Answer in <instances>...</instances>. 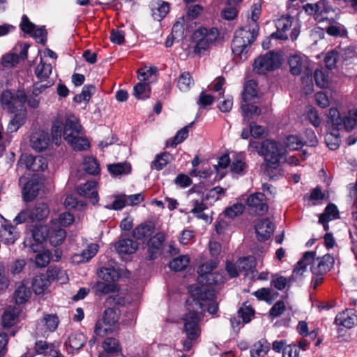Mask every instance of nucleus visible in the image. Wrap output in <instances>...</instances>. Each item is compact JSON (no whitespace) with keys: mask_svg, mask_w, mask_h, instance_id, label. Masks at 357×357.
I'll use <instances>...</instances> for the list:
<instances>
[{"mask_svg":"<svg viewBox=\"0 0 357 357\" xmlns=\"http://www.w3.org/2000/svg\"><path fill=\"white\" fill-rule=\"evenodd\" d=\"M257 238L260 241L267 240L273 233L275 226L268 219L260 220L255 226Z\"/></svg>","mask_w":357,"mask_h":357,"instance_id":"nucleus-18","label":"nucleus"},{"mask_svg":"<svg viewBox=\"0 0 357 357\" xmlns=\"http://www.w3.org/2000/svg\"><path fill=\"white\" fill-rule=\"evenodd\" d=\"M51 252L49 250H45L36 255L35 258V264L38 267L47 266L51 259Z\"/></svg>","mask_w":357,"mask_h":357,"instance_id":"nucleus-60","label":"nucleus"},{"mask_svg":"<svg viewBox=\"0 0 357 357\" xmlns=\"http://www.w3.org/2000/svg\"><path fill=\"white\" fill-rule=\"evenodd\" d=\"M216 267L217 263L213 260L206 261L199 267V276L197 280L200 285L197 287H190V297H192L193 291H195L199 289L204 288L206 292L213 293V301H216L215 300V291L212 287V285L217 284L223 282L222 276L220 274L216 272H213V271L216 268Z\"/></svg>","mask_w":357,"mask_h":357,"instance_id":"nucleus-2","label":"nucleus"},{"mask_svg":"<svg viewBox=\"0 0 357 357\" xmlns=\"http://www.w3.org/2000/svg\"><path fill=\"white\" fill-rule=\"evenodd\" d=\"M275 26L277 31L273 33L271 37L275 39L287 40L288 39L287 31L292 26V17L289 15L282 16L276 20Z\"/></svg>","mask_w":357,"mask_h":357,"instance_id":"nucleus-16","label":"nucleus"},{"mask_svg":"<svg viewBox=\"0 0 357 357\" xmlns=\"http://www.w3.org/2000/svg\"><path fill=\"white\" fill-rule=\"evenodd\" d=\"M99 277L107 282H114L119 277V273L114 268H101L98 272Z\"/></svg>","mask_w":357,"mask_h":357,"instance_id":"nucleus-49","label":"nucleus"},{"mask_svg":"<svg viewBox=\"0 0 357 357\" xmlns=\"http://www.w3.org/2000/svg\"><path fill=\"white\" fill-rule=\"evenodd\" d=\"M96 88L93 85H85L81 93L74 97V100L76 102L80 103L82 102H89L92 94L95 93Z\"/></svg>","mask_w":357,"mask_h":357,"instance_id":"nucleus-45","label":"nucleus"},{"mask_svg":"<svg viewBox=\"0 0 357 357\" xmlns=\"http://www.w3.org/2000/svg\"><path fill=\"white\" fill-rule=\"evenodd\" d=\"M26 116V111L15 114L14 117L10 120L8 125V130L10 132H16L19 128L24 123Z\"/></svg>","mask_w":357,"mask_h":357,"instance_id":"nucleus-53","label":"nucleus"},{"mask_svg":"<svg viewBox=\"0 0 357 357\" xmlns=\"http://www.w3.org/2000/svg\"><path fill=\"white\" fill-rule=\"evenodd\" d=\"M1 105L2 108L10 114L17 111L24 109V105L26 102V95L24 91H17L12 93L10 91H5L1 95Z\"/></svg>","mask_w":357,"mask_h":357,"instance_id":"nucleus-6","label":"nucleus"},{"mask_svg":"<svg viewBox=\"0 0 357 357\" xmlns=\"http://www.w3.org/2000/svg\"><path fill=\"white\" fill-rule=\"evenodd\" d=\"M43 183L37 178H31L27 181L22 188V195L25 202H31L34 199L42 189Z\"/></svg>","mask_w":357,"mask_h":357,"instance_id":"nucleus-17","label":"nucleus"},{"mask_svg":"<svg viewBox=\"0 0 357 357\" xmlns=\"http://www.w3.org/2000/svg\"><path fill=\"white\" fill-rule=\"evenodd\" d=\"M114 328L107 324L103 319L98 320L95 326L94 332L98 335L103 337L114 331Z\"/></svg>","mask_w":357,"mask_h":357,"instance_id":"nucleus-54","label":"nucleus"},{"mask_svg":"<svg viewBox=\"0 0 357 357\" xmlns=\"http://www.w3.org/2000/svg\"><path fill=\"white\" fill-rule=\"evenodd\" d=\"M49 229L47 225H40L36 226L32 231V236L37 243H43L49 236Z\"/></svg>","mask_w":357,"mask_h":357,"instance_id":"nucleus-43","label":"nucleus"},{"mask_svg":"<svg viewBox=\"0 0 357 357\" xmlns=\"http://www.w3.org/2000/svg\"><path fill=\"white\" fill-rule=\"evenodd\" d=\"M245 210V206L241 203L234 204L225 210V216L229 218H234L243 213Z\"/></svg>","mask_w":357,"mask_h":357,"instance_id":"nucleus-59","label":"nucleus"},{"mask_svg":"<svg viewBox=\"0 0 357 357\" xmlns=\"http://www.w3.org/2000/svg\"><path fill=\"white\" fill-rule=\"evenodd\" d=\"M153 231V227L151 224H142L132 231V236L134 238L141 240L151 236Z\"/></svg>","mask_w":357,"mask_h":357,"instance_id":"nucleus-37","label":"nucleus"},{"mask_svg":"<svg viewBox=\"0 0 357 357\" xmlns=\"http://www.w3.org/2000/svg\"><path fill=\"white\" fill-rule=\"evenodd\" d=\"M257 96V83L254 80L246 82L244 86L243 93V100L244 102L250 100Z\"/></svg>","mask_w":357,"mask_h":357,"instance_id":"nucleus-47","label":"nucleus"},{"mask_svg":"<svg viewBox=\"0 0 357 357\" xmlns=\"http://www.w3.org/2000/svg\"><path fill=\"white\" fill-rule=\"evenodd\" d=\"M68 144L75 151H84L89 148V141L81 136V135L75 137L72 141H68Z\"/></svg>","mask_w":357,"mask_h":357,"instance_id":"nucleus-50","label":"nucleus"},{"mask_svg":"<svg viewBox=\"0 0 357 357\" xmlns=\"http://www.w3.org/2000/svg\"><path fill=\"white\" fill-rule=\"evenodd\" d=\"M74 221L73 215L68 212L63 213L59 215V218L56 219H53L52 220V224L53 227L57 226H63L67 227L69 225L72 224Z\"/></svg>","mask_w":357,"mask_h":357,"instance_id":"nucleus-55","label":"nucleus"},{"mask_svg":"<svg viewBox=\"0 0 357 357\" xmlns=\"http://www.w3.org/2000/svg\"><path fill=\"white\" fill-rule=\"evenodd\" d=\"M259 30L258 25L252 28L247 26L236 30L231 44L233 54L243 61L247 58L248 48L255 40Z\"/></svg>","mask_w":357,"mask_h":357,"instance_id":"nucleus-3","label":"nucleus"},{"mask_svg":"<svg viewBox=\"0 0 357 357\" xmlns=\"http://www.w3.org/2000/svg\"><path fill=\"white\" fill-rule=\"evenodd\" d=\"M314 255L316 254L314 253ZM311 264V271L315 275H321L327 273L333 266L334 264L333 257L326 254L321 257H313L309 261Z\"/></svg>","mask_w":357,"mask_h":357,"instance_id":"nucleus-11","label":"nucleus"},{"mask_svg":"<svg viewBox=\"0 0 357 357\" xmlns=\"http://www.w3.org/2000/svg\"><path fill=\"white\" fill-rule=\"evenodd\" d=\"M335 130L333 132H328L325 136V142L327 146L331 150L337 149L340 143L338 131L340 130L334 128Z\"/></svg>","mask_w":357,"mask_h":357,"instance_id":"nucleus-51","label":"nucleus"},{"mask_svg":"<svg viewBox=\"0 0 357 357\" xmlns=\"http://www.w3.org/2000/svg\"><path fill=\"white\" fill-rule=\"evenodd\" d=\"M269 343L265 339H261L252 346L250 353L251 357H265L269 351Z\"/></svg>","mask_w":357,"mask_h":357,"instance_id":"nucleus-31","label":"nucleus"},{"mask_svg":"<svg viewBox=\"0 0 357 357\" xmlns=\"http://www.w3.org/2000/svg\"><path fill=\"white\" fill-rule=\"evenodd\" d=\"M86 338L82 333H75L68 337L67 345L75 350L80 349L86 343Z\"/></svg>","mask_w":357,"mask_h":357,"instance_id":"nucleus-34","label":"nucleus"},{"mask_svg":"<svg viewBox=\"0 0 357 357\" xmlns=\"http://www.w3.org/2000/svg\"><path fill=\"white\" fill-rule=\"evenodd\" d=\"M104 350L109 354H114L119 351V344L117 340L109 337L105 340L102 343Z\"/></svg>","mask_w":357,"mask_h":357,"instance_id":"nucleus-62","label":"nucleus"},{"mask_svg":"<svg viewBox=\"0 0 357 357\" xmlns=\"http://www.w3.org/2000/svg\"><path fill=\"white\" fill-rule=\"evenodd\" d=\"M50 284L48 277L45 274H40L33 278L31 286L36 294H41L45 293Z\"/></svg>","mask_w":357,"mask_h":357,"instance_id":"nucleus-30","label":"nucleus"},{"mask_svg":"<svg viewBox=\"0 0 357 357\" xmlns=\"http://www.w3.org/2000/svg\"><path fill=\"white\" fill-rule=\"evenodd\" d=\"M152 15L156 20H160L167 14L169 7L167 3L158 1L152 6Z\"/></svg>","mask_w":357,"mask_h":357,"instance_id":"nucleus-36","label":"nucleus"},{"mask_svg":"<svg viewBox=\"0 0 357 357\" xmlns=\"http://www.w3.org/2000/svg\"><path fill=\"white\" fill-rule=\"evenodd\" d=\"M247 204L256 215H262L268 210L266 198L261 192L250 195L247 199Z\"/></svg>","mask_w":357,"mask_h":357,"instance_id":"nucleus-14","label":"nucleus"},{"mask_svg":"<svg viewBox=\"0 0 357 357\" xmlns=\"http://www.w3.org/2000/svg\"><path fill=\"white\" fill-rule=\"evenodd\" d=\"M83 166L84 170L89 174H98L100 169L97 160L92 157H86L84 160Z\"/></svg>","mask_w":357,"mask_h":357,"instance_id":"nucleus-46","label":"nucleus"},{"mask_svg":"<svg viewBox=\"0 0 357 357\" xmlns=\"http://www.w3.org/2000/svg\"><path fill=\"white\" fill-rule=\"evenodd\" d=\"M31 147L38 152L47 149L51 144V139L48 132L38 130L33 132L29 137Z\"/></svg>","mask_w":357,"mask_h":357,"instance_id":"nucleus-13","label":"nucleus"},{"mask_svg":"<svg viewBox=\"0 0 357 357\" xmlns=\"http://www.w3.org/2000/svg\"><path fill=\"white\" fill-rule=\"evenodd\" d=\"M338 218V210L335 204H331L327 206L324 213L319 217V223L324 225V230L328 231L329 226L327 224L329 221Z\"/></svg>","mask_w":357,"mask_h":357,"instance_id":"nucleus-29","label":"nucleus"},{"mask_svg":"<svg viewBox=\"0 0 357 357\" xmlns=\"http://www.w3.org/2000/svg\"><path fill=\"white\" fill-rule=\"evenodd\" d=\"M261 152L269 168L276 169L282 162L286 161V150L276 142L264 140L261 143Z\"/></svg>","mask_w":357,"mask_h":357,"instance_id":"nucleus-4","label":"nucleus"},{"mask_svg":"<svg viewBox=\"0 0 357 357\" xmlns=\"http://www.w3.org/2000/svg\"><path fill=\"white\" fill-rule=\"evenodd\" d=\"M192 84H193V80L188 72H183L179 75L177 86L180 91H188Z\"/></svg>","mask_w":357,"mask_h":357,"instance_id":"nucleus-48","label":"nucleus"},{"mask_svg":"<svg viewBox=\"0 0 357 357\" xmlns=\"http://www.w3.org/2000/svg\"><path fill=\"white\" fill-rule=\"evenodd\" d=\"M138 248V243L130 238L120 239L116 244V250L120 255L134 253Z\"/></svg>","mask_w":357,"mask_h":357,"instance_id":"nucleus-24","label":"nucleus"},{"mask_svg":"<svg viewBox=\"0 0 357 357\" xmlns=\"http://www.w3.org/2000/svg\"><path fill=\"white\" fill-rule=\"evenodd\" d=\"M108 171L113 176L128 174L131 171V166L129 163H116L107 166Z\"/></svg>","mask_w":357,"mask_h":357,"instance_id":"nucleus-38","label":"nucleus"},{"mask_svg":"<svg viewBox=\"0 0 357 357\" xmlns=\"http://www.w3.org/2000/svg\"><path fill=\"white\" fill-rule=\"evenodd\" d=\"M134 96L137 99L144 100L149 98L151 94V88L149 84L147 83H137L134 86Z\"/></svg>","mask_w":357,"mask_h":357,"instance_id":"nucleus-41","label":"nucleus"},{"mask_svg":"<svg viewBox=\"0 0 357 357\" xmlns=\"http://www.w3.org/2000/svg\"><path fill=\"white\" fill-rule=\"evenodd\" d=\"M52 71V66L42 59L35 69V75L41 82L47 81Z\"/></svg>","mask_w":357,"mask_h":357,"instance_id":"nucleus-32","label":"nucleus"},{"mask_svg":"<svg viewBox=\"0 0 357 357\" xmlns=\"http://www.w3.org/2000/svg\"><path fill=\"white\" fill-rule=\"evenodd\" d=\"M98 248L99 246L96 243L90 244L81 254H76L73 256V262L79 264L88 261L96 255Z\"/></svg>","mask_w":357,"mask_h":357,"instance_id":"nucleus-25","label":"nucleus"},{"mask_svg":"<svg viewBox=\"0 0 357 357\" xmlns=\"http://www.w3.org/2000/svg\"><path fill=\"white\" fill-rule=\"evenodd\" d=\"M20 313V310L16 307H9L2 316V323L4 327H10L15 323Z\"/></svg>","mask_w":357,"mask_h":357,"instance_id":"nucleus-33","label":"nucleus"},{"mask_svg":"<svg viewBox=\"0 0 357 357\" xmlns=\"http://www.w3.org/2000/svg\"><path fill=\"white\" fill-rule=\"evenodd\" d=\"M96 185V181H88L78 186L77 192L80 196L89 198L93 204H96L99 201Z\"/></svg>","mask_w":357,"mask_h":357,"instance_id":"nucleus-19","label":"nucleus"},{"mask_svg":"<svg viewBox=\"0 0 357 357\" xmlns=\"http://www.w3.org/2000/svg\"><path fill=\"white\" fill-rule=\"evenodd\" d=\"M334 323L336 325L351 328L357 323V314L353 310H346L336 316Z\"/></svg>","mask_w":357,"mask_h":357,"instance_id":"nucleus-21","label":"nucleus"},{"mask_svg":"<svg viewBox=\"0 0 357 357\" xmlns=\"http://www.w3.org/2000/svg\"><path fill=\"white\" fill-rule=\"evenodd\" d=\"M314 79L317 84L321 88L326 87L331 79L329 73L322 70H317L314 72Z\"/></svg>","mask_w":357,"mask_h":357,"instance_id":"nucleus-58","label":"nucleus"},{"mask_svg":"<svg viewBox=\"0 0 357 357\" xmlns=\"http://www.w3.org/2000/svg\"><path fill=\"white\" fill-rule=\"evenodd\" d=\"M255 267V258L253 256H248L240 259L237 262V268L239 271H251Z\"/></svg>","mask_w":357,"mask_h":357,"instance_id":"nucleus-57","label":"nucleus"},{"mask_svg":"<svg viewBox=\"0 0 357 357\" xmlns=\"http://www.w3.org/2000/svg\"><path fill=\"white\" fill-rule=\"evenodd\" d=\"M193 124V122L189 123L188 126L183 127L182 129L178 130L174 137L173 142L171 144L172 146H175L177 144L181 143L188 136L189 128Z\"/></svg>","mask_w":357,"mask_h":357,"instance_id":"nucleus-61","label":"nucleus"},{"mask_svg":"<svg viewBox=\"0 0 357 357\" xmlns=\"http://www.w3.org/2000/svg\"><path fill=\"white\" fill-rule=\"evenodd\" d=\"M282 64L280 56L272 52L257 57L254 62V71L258 74H265L268 71L275 70Z\"/></svg>","mask_w":357,"mask_h":357,"instance_id":"nucleus-9","label":"nucleus"},{"mask_svg":"<svg viewBox=\"0 0 357 357\" xmlns=\"http://www.w3.org/2000/svg\"><path fill=\"white\" fill-rule=\"evenodd\" d=\"M172 160V156L169 153H162L155 156L151 163V167L157 170L162 169Z\"/></svg>","mask_w":357,"mask_h":357,"instance_id":"nucleus-44","label":"nucleus"},{"mask_svg":"<svg viewBox=\"0 0 357 357\" xmlns=\"http://www.w3.org/2000/svg\"><path fill=\"white\" fill-rule=\"evenodd\" d=\"M17 165L19 167L24 165L29 170L38 172L43 171L47 167V162L46 158L40 155H22L17 162Z\"/></svg>","mask_w":357,"mask_h":357,"instance_id":"nucleus-12","label":"nucleus"},{"mask_svg":"<svg viewBox=\"0 0 357 357\" xmlns=\"http://www.w3.org/2000/svg\"><path fill=\"white\" fill-rule=\"evenodd\" d=\"M188 312L183 316V331L187 337L198 339L201 335L199 321L205 310L210 314H215L218 310L216 301H213V293L206 292L205 289L193 291L192 297L186 301Z\"/></svg>","mask_w":357,"mask_h":357,"instance_id":"nucleus-1","label":"nucleus"},{"mask_svg":"<svg viewBox=\"0 0 357 357\" xmlns=\"http://www.w3.org/2000/svg\"><path fill=\"white\" fill-rule=\"evenodd\" d=\"M329 118L333 128L351 131L357 128V109L350 110L342 116L336 108H331Z\"/></svg>","mask_w":357,"mask_h":357,"instance_id":"nucleus-7","label":"nucleus"},{"mask_svg":"<svg viewBox=\"0 0 357 357\" xmlns=\"http://www.w3.org/2000/svg\"><path fill=\"white\" fill-rule=\"evenodd\" d=\"M218 36L219 31L215 27H201L197 29L192 35L193 41L195 43V53L200 55L208 51Z\"/></svg>","mask_w":357,"mask_h":357,"instance_id":"nucleus-5","label":"nucleus"},{"mask_svg":"<svg viewBox=\"0 0 357 357\" xmlns=\"http://www.w3.org/2000/svg\"><path fill=\"white\" fill-rule=\"evenodd\" d=\"M229 171L232 176L235 177L245 174L248 171V165L244 155L236 154L234 155L229 165Z\"/></svg>","mask_w":357,"mask_h":357,"instance_id":"nucleus-20","label":"nucleus"},{"mask_svg":"<svg viewBox=\"0 0 357 357\" xmlns=\"http://www.w3.org/2000/svg\"><path fill=\"white\" fill-rule=\"evenodd\" d=\"M241 109L245 119L246 118H251L253 115H259L261 114V109L252 105H242Z\"/></svg>","mask_w":357,"mask_h":357,"instance_id":"nucleus-64","label":"nucleus"},{"mask_svg":"<svg viewBox=\"0 0 357 357\" xmlns=\"http://www.w3.org/2000/svg\"><path fill=\"white\" fill-rule=\"evenodd\" d=\"M329 118L333 128L351 131L357 128V109L350 110L342 116L336 108H331Z\"/></svg>","mask_w":357,"mask_h":357,"instance_id":"nucleus-8","label":"nucleus"},{"mask_svg":"<svg viewBox=\"0 0 357 357\" xmlns=\"http://www.w3.org/2000/svg\"><path fill=\"white\" fill-rule=\"evenodd\" d=\"M82 128L78 119L73 114H68L65 116L63 121V139L72 141L75 137L82 135Z\"/></svg>","mask_w":357,"mask_h":357,"instance_id":"nucleus-10","label":"nucleus"},{"mask_svg":"<svg viewBox=\"0 0 357 357\" xmlns=\"http://www.w3.org/2000/svg\"><path fill=\"white\" fill-rule=\"evenodd\" d=\"M31 221H41L47 218L50 214V208L46 203L40 202L30 210Z\"/></svg>","mask_w":357,"mask_h":357,"instance_id":"nucleus-27","label":"nucleus"},{"mask_svg":"<svg viewBox=\"0 0 357 357\" xmlns=\"http://www.w3.org/2000/svg\"><path fill=\"white\" fill-rule=\"evenodd\" d=\"M31 296V291L24 283H19L15 290L13 298L17 305L26 303Z\"/></svg>","mask_w":357,"mask_h":357,"instance_id":"nucleus-28","label":"nucleus"},{"mask_svg":"<svg viewBox=\"0 0 357 357\" xmlns=\"http://www.w3.org/2000/svg\"><path fill=\"white\" fill-rule=\"evenodd\" d=\"M314 256V252H306L301 260L298 263L295 268L294 269L293 273L291 276L293 281L302 276L306 271L307 266L310 264V261Z\"/></svg>","mask_w":357,"mask_h":357,"instance_id":"nucleus-26","label":"nucleus"},{"mask_svg":"<svg viewBox=\"0 0 357 357\" xmlns=\"http://www.w3.org/2000/svg\"><path fill=\"white\" fill-rule=\"evenodd\" d=\"M63 125V121L57 119L52 127L51 136L52 141L56 145L59 146L61 140L62 129L61 126Z\"/></svg>","mask_w":357,"mask_h":357,"instance_id":"nucleus-56","label":"nucleus"},{"mask_svg":"<svg viewBox=\"0 0 357 357\" xmlns=\"http://www.w3.org/2000/svg\"><path fill=\"white\" fill-rule=\"evenodd\" d=\"M190 259L186 255H181L173 259L169 264V268L174 271H181L189 264Z\"/></svg>","mask_w":357,"mask_h":357,"instance_id":"nucleus-39","label":"nucleus"},{"mask_svg":"<svg viewBox=\"0 0 357 357\" xmlns=\"http://www.w3.org/2000/svg\"><path fill=\"white\" fill-rule=\"evenodd\" d=\"M119 318V310L114 307H109L105 310L102 319H103L107 324L111 325L116 328V325L118 322Z\"/></svg>","mask_w":357,"mask_h":357,"instance_id":"nucleus-40","label":"nucleus"},{"mask_svg":"<svg viewBox=\"0 0 357 357\" xmlns=\"http://www.w3.org/2000/svg\"><path fill=\"white\" fill-rule=\"evenodd\" d=\"M290 72L294 75H300L302 73L308 74L309 61L304 55L292 54L288 59Z\"/></svg>","mask_w":357,"mask_h":357,"instance_id":"nucleus-15","label":"nucleus"},{"mask_svg":"<svg viewBox=\"0 0 357 357\" xmlns=\"http://www.w3.org/2000/svg\"><path fill=\"white\" fill-rule=\"evenodd\" d=\"M253 294L259 299L264 300L268 303H271L278 296V293L268 288H261L255 291Z\"/></svg>","mask_w":357,"mask_h":357,"instance_id":"nucleus-42","label":"nucleus"},{"mask_svg":"<svg viewBox=\"0 0 357 357\" xmlns=\"http://www.w3.org/2000/svg\"><path fill=\"white\" fill-rule=\"evenodd\" d=\"M97 290L102 294L115 293L119 290L118 287L114 283L107 282H98L96 284Z\"/></svg>","mask_w":357,"mask_h":357,"instance_id":"nucleus-63","label":"nucleus"},{"mask_svg":"<svg viewBox=\"0 0 357 357\" xmlns=\"http://www.w3.org/2000/svg\"><path fill=\"white\" fill-rule=\"evenodd\" d=\"M18 238L19 233L15 227L11 225H2L0 229V238L2 242L7 245H12Z\"/></svg>","mask_w":357,"mask_h":357,"instance_id":"nucleus-23","label":"nucleus"},{"mask_svg":"<svg viewBox=\"0 0 357 357\" xmlns=\"http://www.w3.org/2000/svg\"><path fill=\"white\" fill-rule=\"evenodd\" d=\"M165 235L162 232L157 233L148 243V252L150 259H153L160 253Z\"/></svg>","mask_w":357,"mask_h":357,"instance_id":"nucleus-22","label":"nucleus"},{"mask_svg":"<svg viewBox=\"0 0 357 357\" xmlns=\"http://www.w3.org/2000/svg\"><path fill=\"white\" fill-rule=\"evenodd\" d=\"M49 240L53 246H57L63 243L66 238V234L64 229L53 227L52 230L49 231Z\"/></svg>","mask_w":357,"mask_h":357,"instance_id":"nucleus-35","label":"nucleus"},{"mask_svg":"<svg viewBox=\"0 0 357 357\" xmlns=\"http://www.w3.org/2000/svg\"><path fill=\"white\" fill-rule=\"evenodd\" d=\"M42 324L45 327L42 329L44 333L52 332L57 328L59 320L55 315H47L42 320Z\"/></svg>","mask_w":357,"mask_h":357,"instance_id":"nucleus-52","label":"nucleus"}]
</instances>
